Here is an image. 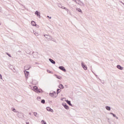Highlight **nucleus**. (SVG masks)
Returning a JSON list of instances; mask_svg holds the SVG:
<instances>
[{
	"label": "nucleus",
	"instance_id": "obj_13",
	"mask_svg": "<svg viewBox=\"0 0 124 124\" xmlns=\"http://www.w3.org/2000/svg\"><path fill=\"white\" fill-rule=\"evenodd\" d=\"M66 103H67V104H68V105H69V106H71V107H73V105H72V104H71V101H69L68 100H65Z\"/></svg>",
	"mask_w": 124,
	"mask_h": 124
},
{
	"label": "nucleus",
	"instance_id": "obj_39",
	"mask_svg": "<svg viewBox=\"0 0 124 124\" xmlns=\"http://www.w3.org/2000/svg\"><path fill=\"white\" fill-rule=\"evenodd\" d=\"M109 119L108 118V123H109V124H111V122H110V121H109Z\"/></svg>",
	"mask_w": 124,
	"mask_h": 124
},
{
	"label": "nucleus",
	"instance_id": "obj_22",
	"mask_svg": "<svg viewBox=\"0 0 124 124\" xmlns=\"http://www.w3.org/2000/svg\"><path fill=\"white\" fill-rule=\"evenodd\" d=\"M38 89V87L36 86H34L33 87V91H34V92H35L36 91V90H37Z\"/></svg>",
	"mask_w": 124,
	"mask_h": 124
},
{
	"label": "nucleus",
	"instance_id": "obj_46",
	"mask_svg": "<svg viewBox=\"0 0 124 124\" xmlns=\"http://www.w3.org/2000/svg\"><path fill=\"white\" fill-rule=\"evenodd\" d=\"M1 12V7H0V12Z\"/></svg>",
	"mask_w": 124,
	"mask_h": 124
},
{
	"label": "nucleus",
	"instance_id": "obj_26",
	"mask_svg": "<svg viewBox=\"0 0 124 124\" xmlns=\"http://www.w3.org/2000/svg\"><path fill=\"white\" fill-rule=\"evenodd\" d=\"M110 115H112L113 117L114 118H115V117L116 116V114H114L112 112H110Z\"/></svg>",
	"mask_w": 124,
	"mask_h": 124
},
{
	"label": "nucleus",
	"instance_id": "obj_14",
	"mask_svg": "<svg viewBox=\"0 0 124 124\" xmlns=\"http://www.w3.org/2000/svg\"><path fill=\"white\" fill-rule=\"evenodd\" d=\"M48 61H49V62L52 63V64H56V62H55V61H54V60L51 59V58H49L48 59Z\"/></svg>",
	"mask_w": 124,
	"mask_h": 124
},
{
	"label": "nucleus",
	"instance_id": "obj_7",
	"mask_svg": "<svg viewBox=\"0 0 124 124\" xmlns=\"http://www.w3.org/2000/svg\"><path fill=\"white\" fill-rule=\"evenodd\" d=\"M81 66L84 70H87L88 69V67H87V65H86V64H85L84 62H81Z\"/></svg>",
	"mask_w": 124,
	"mask_h": 124
},
{
	"label": "nucleus",
	"instance_id": "obj_37",
	"mask_svg": "<svg viewBox=\"0 0 124 124\" xmlns=\"http://www.w3.org/2000/svg\"><path fill=\"white\" fill-rule=\"evenodd\" d=\"M47 72H48V73H51V71L49 70H47Z\"/></svg>",
	"mask_w": 124,
	"mask_h": 124
},
{
	"label": "nucleus",
	"instance_id": "obj_9",
	"mask_svg": "<svg viewBox=\"0 0 124 124\" xmlns=\"http://www.w3.org/2000/svg\"><path fill=\"white\" fill-rule=\"evenodd\" d=\"M59 68L60 69V70L63 71V72H66V69H65V68L63 67V66H60Z\"/></svg>",
	"mask_w": 124,
	"mask_h": 124
},
{
	"label": "nucleus",
	"instance_id": "obj_27",
	"mask_svg": "<svg viewBox=\"0 0 124 124\" xmlns=\"http://www.w3.org/2000/svg\"><path fill=\"white\" fill-rule=\"evenodd\" d=\"M41 103H42V104H45V100L44 99L41 100Z\"/></svg>",
	"mask_w": 124,
	"mask_h": 124
},
{
	"label": "nucleus",
	"instance_id": "obj_5",
	"mask_svg": "<svg viewBox=\"0 0 124 124\" xmlns=\"http://www.w3.org/2000/svg\"><path fill=\"white\" fill-rule=\"evenodd\" d=\"M16 116L18 118H20V119H23V118H24V114H23V113L19 112V111L17 112Z\"/></svg>",
	"mask_w": 124,
	"mask_h": 124
},
{
	"label": "nucleus",
	"instance_id": "obj_36",
	"mask_svg": "<svg viewBox=\"0 0 124 124\" xmlns=\"http://www.w3.org/2000/svg\"><path fill=\"white\" fill-rule=\"evenodd\" d=\"M47 17L49 18V19H52V17L49 16H47Z\"/></svg>",
	"mask_w": 124,
	"mask_h": 124
},
{
	"label": "nucleus",
	"instance_id": "obj_6",
	"mask_svg": "<svg viewBox=\"0 0 124 124\" xmlns=\"http://www.w3.org/2000/svg\"><path fill=\"white\" fill-rule=\"evenodd\" d=\"M24 73L25 74V78L26 79H28L29 78L28 76H29V75H30V72H29L28 71H26V70H25L24 71Z\"/></svg>",
	"mask_w": 124,
	"mask_h": 124
},
{
	"label": "nucleus",
	"instance_id": "obj_44",
	"mask_svg": "<svg viewBox=\"0 0 124 124\" xmlns=\"http://www.w3.org/2000/svg\"><path fill=\"white\" fill-rule=\"evenodd\" d=\"M116 119L118 120L119 119V117H117V116L115 117Z\"/></svg>",
	"mask_w": 124,
	"mask_h": 124
},
{
	"label": "nucleus",
	"instance_id": "obj_41",
	"mask_svg": "<svg viewBox=\"0 0 124 124\" xmlns=\"http://www.w3.org/2000/svg\"><path fill=\"white\" fill-rule=\"evenodd\" d=\"M40 91H41V93H43V90H42V89H40Z\"/></svg>",
	"mask_w": 124,
	"mask_h": 124
},
{
	"label": "nucleus",
	"instance_id": "obj_24",
	"mask_svg": "<svg viewBox=\"0 0 124 124\" xmlns=\"http://www.w3.org/2000/svg\"><path fill=\"white\" fill-rule=\"evenodd\" d=\"M33 115L35 116V117H38V114H37V112H34Z\"/></svg>",
	"mask_w": 124,
	"mask_h": 124
},
{
	"label": "nucleus",
	"instance_id": "obj_56",
	"mask_svg": "<svg viewBox=\"0 0 124 124\" xmlns=\"http://www.w3.org/2000/svg\"><path fill=\"white\" fill-rule=\"evenodd\" d=\"M99 80H101V79H99Z\"/></svg>",
	"mask_w": 124,
	"mask_h": 124
},
{
	"label": "nucleus",
	"instance_id": "obj_48",
	"mask_svg": "<svg viewBox=\"0 0 124 124\" xmlns=\"http://www.w3.org/2000/svg\"><path fill=\"white\" fill-rule=\"evenodd\" d=\"M94 74V75H95V76L96 77H97V75H96V74Z\"/></svg>",
	"mask_w": 124,
	"mask_h": 124
},
{
	"label": "nucleus",
	"instance_id": "obj_30",
	"mask_svg": "<svg viewBox=\"0 0 124 124\" xmlns=\"http://www.w3.org/2000/svg\"><path fill=\"white\" fill-rule=\"evenodd\" d=\"M6 55H7V56H8V57H9L10 58H11V54L8 53V52L6 53Z\"/></svg>",
	"mask_w": 124,
	"mask_h": 124
},
{
	"label": "nucleus",
	"instance_id": "obj_33",
	"mask_svg": "<svg viewBox=\"0 0 124 124\" xmlns=\"http://www.w3.org/2000/svg\"><path fill=\"white\" fill-rule=\"evenodd\" d=\"M50 41H53L54 42H56V40L54 39L53 38L51 39V40H50Z\"/></svg>",
	"mask_w": 124,
	"mask_h": 124
},
{
	"label": "nucleus",
	"instance_id": "obj_38",
	"mask_svg": "<svg viewBox=\"0 0 124 124\" xmlns=\"http://www.w3.org/2000/svg\"><path fill=\"white\" fill-rule=\"evenodd\" d=\"M66 11H67V13H70V11L68 9V11L66 10Z\"/></svg>",
	"mask_w": 124,
	"mask_h": 124
},
{
	"label": "nucleus",
	"instance_id": "obj_17",
	"mask_svg": "<svg viewBox=\"0 0 124 124\" xmlns=\"http://www.w3.org/2000/svg\"><path fill=\"white\" fill-rule=\"evenodd\" d=\"M58 88H59V89H64V87L63 86V85L62 84H60L59 86H58Z\"/></svg>",
	"mask_w": 124,
	"mask_h": 124
},
{
	"label": "nucleus",
	"instance_id": "obj_35",
	"mask_svg": "<svg viewBox=\"0 0 124 124\" xmlns=\"http://www.w3.org/2000/svg\"><path fill=\"white\" fill-rule=\"evenodd\" d=\"M0 79L2 80V75H1V74H0Z\"/></svg>",
	"mask_w": 124,
	"mask_h": 124
},
{
	"label": "nucleus",
	"instance_id": "obj_50",
	"mask_svg": "<svg viewBox=\"0 0 124 124\" xmlns=\"http://www.w3.org/2000/svg\"><path fill=\"white\" fill-rule=\"evenodd\" d=\"M92 72H93V74H94V73L93 72V70H92Z\"/></svg>",
	"mask_w": 124,
	"mask_h": 124
},
{
	"label": "nucleus",
	"instance_id": "obj_8",
	"mask_svg": "<svg viewBox=\"0 0 124 124\" xmlns=\"http://www.w3.org/2000/svg\"><path fill=\"white\" fill-rule=\"evenodd\" d=\"M62 106L66 109V110H69V107L67 105V104L65 103H62Z\"/></svg>",
	"mask_w": 124,
	"mask_h": 124
},
{
	"label": "nucleus",
	"instance_id": "obj_1",
	"mask_svg": "<svg viewBox=\"0 0 124 124\" xmlns=\"http://www.w3.org/2000/svg\"><path fill=\"white\" fill-rule=\"evenodd\" d=\"M30 55H33V57L34 59H39V56H38V53L37 52H32L31 54L30 53Z\"/></svg>",
	"mask_w": 124,
	"mask_h": 124
},
{
	"label": "nucleus",
	"instance_id": "obj_16",
	"mask_svg": "<svg viewBox=\"0 0 124 124\" xmlns=\"http://www.w3.org/2000/svg\"><path fill=\"white\" fill-rule=\"evenodd\" d=\"M54 76H55V77L59 79V80H62V78L61 76H58V75H54Z\"/></svg>",
	"mask_w": 124,
	"mask_h": 124
},
{
	"label": "nucleus",
	"instance_id": "obj_12",
	"mask_svg": "<svg viewBox=\"0 0 124 124\" xmlns=\"http://www.w3.org/2000/svg\"><path fill=\"white\" fill-rule=\"evenodd\" d=\"M46 109L47 111H48V112H51V113H54V110L53 109H51L50 107H47L46 108Z\"/></svg>",
	"mask_w": 124,
	"mask_h": 124
},
{
	"label": "nucleus",
	"instance_id": "obj_29",
	"mask_svg": "<svg viewBox=\"0 0 124 124\" xmlns=\"http://www.w3.org/2000/svg\"><path fill=\"white\" fill-rule=\"evenodd\" d=\"M41 123H42V124H47L46 122H45V121H44V120H42Z\"/></svg>",
	"mask_w": 124,
	"mask_h": 124
},
{
	"label": "nucleus",
	"instance_id": "obj_20",
	"mask_svg": "<svg viewBox=\"0 0 124 124\" xmlns=\"http://www.w3.org/2000/svg\"><path fill=\"white\" fill-rule=\"evenodd\" d=\"M106 110H108V111H110L111 110V107L108 106H106L105 107Z\"/></svg>",
	"mask_w": 124,
	"mask_h": 124
},
{
	"label": "nucleus",
	"instance_id": "obj_3",
	"mask_svg": "<svg viewBox=\"0 0 124 124\" xmlns=\"http://www.w3.org/2000/svg\"><path fill=\"white\" fill-rule=\"evenodd\" d=\"M50 96H51V97H57L58 96V94H57V92L55 91H54L53 93H49Z\"/></svg>",
	"mask_w": 124,
	"mask_h": 124
},
{
	"label": "nucleus",
	"instance_id": "obj_11",
	"mask_svg": "<svg viewBox=\"0 0 124 124\" xmlns=\"http://www.w3.org/2000/svg\"><path fill=\"white\" fill-rule=\"evenodd\" d=\"M31 26H32L33 27H38V25H37L36 24V23L35 22V21L32 20L31 21Z\"/></svg>",
	"mask_w": 124,
	"mask_h": 124
},
{
	"label": "nucleus",
	"instance_id": "obj_42",
	"mask_svg": "<svg viewBox=\"0 0 124 124\" xmlns=\"http://www.w3.org/2000/svg\"><path fill=\"white\" fill-rule=\"evenodd\" d=\"M40 91H41V93H43V90H42V89H40Z\"/></svg>",
	"mask_w": 124,
	"mask_h": 124
},
{
	"label": "nucleus",
	"instance_id": "obj_32",
	"mask_svg": "<svg viewBox=\"0 0 124 124\" xmlns=\"http://www.w3.org/2000/svg\"><path fill=\"white\" fill-rule=\"evenodd\" d=\"M58 6H59V7H60V8H62V4H58Z\"/></svg>",
	"mask_w": 124,
	"mask_h": 124
},
{
	"label": "nucleus",
	"instance_id": "obj_53",
	"mask_svg": "<svg viewBox=\"0 0 124 124\" xmlns=\"http://www.w3.org/2000/svg\"><path fill=\"white\" fill-rule=\"evenodd\" d=\"M0 25H1V23H0Z\"/></svg>",
	"mask_w": 124,
	"mask_h": 124
},
{
	"label": "nucleus",
	"instance_id": "obj_23",
	"mask_svg": "<svg viewBox=\"0 0 124 124\" xmlns=\"http://www.w3.org/2000/svg\"><path fill=\"white\" fill-rule=\"evenodd\" d=\"M35 93H41V91H40V89H37V90H36V91H35Z\"/></svg>",
	"mask_w": 124,
	"mask_h": 124
},
{
	"label": "nucleus",
	"instance_id": "obj_28",
	"mask_svg": "<svg viewBox=\"0 0 124 124\" xmlns=\"http://www.w3.org/2000/svg\"><path fill=\"white\" fill-rule=\"evenodd\" d=\"M37 100L38 101H40V100H41V97L40 96H38L37 97Z\"/></svg>",
	"mask_w": 124,
	"mask_h": 124
},
{
	"label": "nucleus",
	"instance_id": "obj_31",
	"mask_svg": "<svg viewBox=\"0 0 124 124\" xmlns=\"http://www.w3.org/2000/svg\"><path fill=\"white\" fill-rule=\"evenodd\" d=\"M31 66H30L27 69H25V70L26 71L30 70V69H31Z\"/></svg>",
	"mask_w": 124,
	"mask_h": 124
},
{
	"label": "nucleus",
	"instance_id": "obj_4",
	"mask_svg": "<svg viewBox=\"0 0 124 124\" xmlns=\"http://www.w3.org/2000/svg\"><path fill=\"white\" fill-rule=\"evenodd\" d=\"M44 36H45V37L46 38L48 41L51 40V39H53V37H52V36L50 35L44 34Z\"/></svg>",
	"mask_w": 124,
	"mask_h": 124
},
{
	"label": "nucleus",
	"instance_id": "obj_45",
	"mask_svg": "<svg viewBox=\"0 0 124 124\" xmlns=\"http://www.w3.org/2000/svg\"><path fill=\"white\" fill-rule=\"evenodd\" d=\"M26 124H30V122H27L26 123Z\"/></svg>",
	"mask_w": 124,
	"mask_h": 124
},
{
	"label": "nucleus",
	"instance_id": "obj_19",
	"mask_svg": "<svg viewBox=\"0 0 124 124\" xmlns=\"http://www.w3.org/2000/svg\"><path fill=\"white\" fill-rule=\"evenodd\" d=\"M61 92H62V90H61V89H57V91H56V94H59V93H61Z\"/></svg>",
	"mask_w": 124,
	"mask_h": 124
},
{
	"label": "nucleus",
	"instance_id": "obj_25",
	"mask_svg": "<svg viewBox=\"0 0 124 124\" xmlns=\"http://www.w3.org/2000/svg\"><path fill=\"white\" fill-rule=\"evenodd\" d=\"M62 9H64V10H67V11H68V8H66L65 7H64V6H62Z\"/></svg>",
	"mask_w": 124,
	"mask_h": 124
},
{
	"label": "nucleus",
	"instance_id": "obj_52",
	"mask_svg": "<svg viewBox=\"0 0 124 124\" xmlns=\"http://www.w3.org/2000/svg\"><path fill=\"white\" fill-rule=\"evenodd\" d=\"M18 52H21V51L19 50Z\"/></svg>",
	"mask_w": 124,
	"mask_h": 124
},
{
	"label": "nucleus",
	"instance_id": "obj_43",
	"mask_svg": "<svg viewBox=\"0 0 124 124\" xmlns=\"http://www.w3.org/2000/svg\"><path fill=\"white\" fill-rule=\"evenodd\" d=\"M120 2H121V3H122V4H123V5H124V3L123 2V1H121Z\"/></svg>",
	"mask_w": 124,
	"mask_h": 124
},
{
	"label": "nucleus",
	"instance_id": "obj_34",
	"mask_svg": "<svg viewBox=\"0 0 124 124\" xmlns=\"http://www.w3.org/2000/svg\"><path fill=\"white\" fill-rule=\"evenodd\" d=\"M28 67H29V66H25L24 67L25 70H26V69H28Z\"/></svg>",
	"mask_w": 124,
	"mask_h": 124
},
{
	"label": "nucleus",
	"instance_id": "obj_10",
	"mask_svg": "<svg viewBox=\"0 0 124 124\" xmlns=\"http://www.w3.org/2000/svg\"><path fill=\"white\" fill-rule=\"evenodd\" d=\"M35 15H36V16L40 19L41 18V16H40V12H38V11H36L35 12Z\"/></svg>",
	"mask_w": 124,
	"mask_h": 124
},
{
	"label": "nucleus",
	"instance_id": "obj_51",
	"mask_svg": "<svg viewBox=\"0 0 124 124\" xmlns=\"http://www.w3.org/2000/svg\"><path fill=\"white\" fill-rule=\"evenodd\" d=\"M35 34L36 35V34H37V33H35Z\"/></svg>",
	"mask_w": 124,
	"mask_h": 124
},
{
	"label": "nucleus",
	"instance_id": "obj_49",
	"mask_svg": "<svg viewBox=\"0 0 124 124\" xmlns=\"http://www.w3.org/2000/svg\"><path fill=\"white\" fill-rule=\"evenodd\" d=\"M29 115H30V116H31V112H30Z\"/></svg>",
	"mask_w": 124,
	"mask_h": 124
},
{
	"label": "nucleus",
	"instance_id": "obj_18",
	"mask_svg": "<svg viewBox=\"0 0 124 124\" xmlns=\"http://www.w3.org/2000/svg\"><path fill=\"white\" fill-rule=\"evenodd\" d=\"M11 110L12 111H13V112H14L15 113H18V111L16 110V109H15V108H12Z\"/></svg>",
	"mask_w": 124,
	"mask_h": 124
},
{
	"label": "nucleus",
	"instance_id": "obj_47",
	"mask_svg": "<svg viewBox=\"0 0 124 124\" xmlns=\"http://www.w3.org/2000/svg\"><path fill=\"white\" fill-rule=\"evenodd\" d=\"M39 63H38V62H35V64H38Z\"/></svg>",
	"mask_w": 124,
	"mask_h": 124
},
{
	"label": "nucleus",
	"instance_id": "obj_40",
	"mask_svg": "<svg viewBox=\"0 0 124 124\" xmlns=\"http://www.w3.org/2000/svg\"><path fill=\"white\" fill-rule=\"evenodd\" d=\"M65 99V98L63 97V98H61V100H63V99Z\"/></svg>",
	"mask_w": 124,
	"mask_h": 124
},
{
	"label": "nucleus",
	"instance_id": "obj_15",
	"mask_svg": "<svg viewBox=\"0 0 124 124\" xmlns=\"http://www.w3.org/2000/svg\"><path fill=\"white\" fill-rule=\"evenodd\" d=\"M116 67L117 68L120 69V70H123V69H124V67L121 66L120 65H117Z\"/></svg>",
	"mask_w": 124,
	"mask_h": 124
},
{
	"label": "nucleus",
	"instance_id": "obj_54",
	"mask_svg": "<svg viewBox=\"0 0 124 124\" xmlns=\"http://www.w3.org/2000/svg\"><path fill=\"white\" fill-rule=\"evenodd\" d=\"M74 0V1H75V0Z\"/></svg>",
	"mask_w": 124,
	"mask_h": 124
},
{
	"label": "nucleus",
	"instance_id": "obj_55",
	"mask_svg": "<svg viewBox=\"0 0 124 124\" xmlns=\"http://www.w3.org/2000/svg\"><path fill=\"white\" fill-rule=\"evenodd\" d=\"M50 103H52V101H50Z\"/></svg>",
	"mask_w": 124,
	"mask_h": 124
},
{
	"label": "nucleus",
	"instance_id": "obj_21",
	"mask_svg": "<svg viewBox=\"0 0 124 124\" xmlns=\"http://www.w3.org/2000/svg\"><path fill=\"white\" fill-rule=\"evenodd\" d=\"M77 11H78V12H79L80 13H83V12L82 11V10H81V9L80 8H77L76 9Z\"/></svg>",
	"mask_w": 124,
	"mask_h": 124
},
{
	"label": "nucleus",
	"instance_id": "obj_2",
	"mask_svg": "<svg viewBox=\"0 0 124 124\" xmlns=\"http://www.w3.org/2000/svg\"><path fill=\"white\" fill-rule=\"evenodd\" d=\"M75 2L78 3L79 5H81V6H85V4L80 0H75Z\"/></svg>",
	"mask_w": 124,
	"mask_h": 124
}]
</instances>
